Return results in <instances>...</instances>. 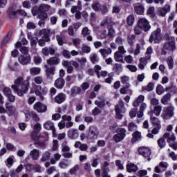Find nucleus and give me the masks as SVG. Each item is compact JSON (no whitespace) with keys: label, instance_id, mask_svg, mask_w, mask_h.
I'll return each mask as SVG.
<instances>
[{"label":"nucleus","instance_id":"obj_62","mask_svg":"<svg viewBox=\"0 0 177 177\" xmlns=\"http://www.w3.org/2000/svg\"><path fill=\"white\" fill-rule=\"evenodd\" d=\"M92 115L94 116L99 115L102 113V110L99 107H95L94 109L91 111Z\"/></svg>","mask_w":177,"mask_h":177},{"label":"nucleus","instance_id":"obj_8","mask_svg":"<svg viewBox=\"0 0 177 177\" xmlns=\"http://www.w3.org/2000/svg\"><path fill=\"white\" fill-rule=\"evenodd\" d=\"M97 136H99V129L95 126L90 127L87 139H89L90 140H92V139H97Z\"/></svg>","mask_w":177,"mask_h":177},{"label":"nucleus","instance_id":"obj_60","mask_svg":"<svg viewBox=\"0 0 177 177\" xmlns=\"http://www.w3.org/2000/svg\"><path fill=\"white\" fill-rule=\"evenodd\" d=\"M165 139L164 137L162 138H160L158 140V145L160 147V149H162L163 147H165Z\"/></svg>","mask_w":177,"mask_h":177},{"label":"nucleus","instance_id":"obj_58","mask_svg":"<svg viewBox=\"0 0 177 177\" xmlns=\"http://www.w3.org/2000/svg\"><path fill=\"white\" fill-rule=\"evenodd\" d=\"M27 44H28V41H27V39L26 38H23L20 41H17L15 44V46L17 48H19V46H21V45H27Z\"/></svg>","mask_w":177,"mask_h":177},{"label":"nucleus","instance_id":"obj_46","mask_svg":"<svg viewBox=\"0 0 177 177\" xmlns=\"http://www.w3.org/2000/svg\"><path fill=\"white\" fill-rule=\"evenodd\" d=\"M67 141H64L61 145L62 147V151L64 153L66 151H70V147H68Z\"/></svg>","mask_w":177,"mask_h":177},{"label":"nucleus","instance_id":"obj_28","mask_svg":"<svg viewBox=\"0 0 177 177\" xmlns=\"http://www.w3.org/2000/svg\"><path fill=\"white\" fill-rule=\"evenodd\" d=\"M17 66H19V63L15 60H10L8 64V66L11 71H17Z\"/></svg>","mask_w":177,"mask_h":177},{"label":"nucleus","instance_id":"obj_17","mask_svg":"<svg viewBox=\"0 0 177 177\" xmlns=\"http://www.w3.org/2000/svg\"><path fill=\"white\" fill-rule=\"evenodd\" d=\"M168 165H169L168 163H167L166 162H160L159 163V165H157L155 167L154 171L156 174H161L162 171L161 170V169H160V168H163V171H167V169L168 168Z\"/></svg>","mask_w":177,"mask_h":177},{"label":"nucleus","instance_id":"obj_32","mask_svg":"<svg viewBox=\"0 0 177 177\" xmlns=\"http://www.w3.org/2000/svg\"><path fill=\"white\" fill-rule=\"evenodd\" d=\"M7 15L9 19H16L17 12L15 11L13 8H10L7 11Z\"/></svg>","mask_w":177,"mask_h":177},{"label":"nucleus","instance_id":"obj_33","mask_svg":"<svg viewBox=\"0 0 177 177\" xmlns=\"http://www.w3.org/2000/svg\"><path fill=\"white\" fill-rule=\"evenodd\" d=\"M143 102H145V95H140L133 102V106H134V107H138L139 104H140V103H143Z\"/></svg>","mask_w":177,"mask_h":177},{"label":"nucleus","instance_id":"obj_63","mask_svg":"<svg viewBox=\"0 0 177 177\" xmlns=\"http://www.w3.org/2000/svg\"><path fill=\"white\" fill-rule=\"evenodd\" d=\"M101 26H113V21H111V20L109 18H107L106 19L104 20V21H102L101 23Z\"/></svg>","mask_w":177,"mask_h":177},{"label":"nucleus","instance_id":"obj_10","mask_svg":"<svg viewBox=\"0 0 177 177\" xmlns=\"http://www.w3.org/2000/svg\"><path fill=\"white\" fill-rule=\"evenodd\" d=\"M18 60L20 64H22V66H26L31 63V56L30 54L21 55L19 57Z\"/></svg>","mask_w":177,"mask_h":177},{"label":"nucleus","instance_id":"obj_1","mask_svg":"<svg viewBox=\"0 0 177 177\" xmlns=\"http://www.w3.org/2000/svg\"><path fill=\"white\" fill-rule=\"evenodd\" d=\"M41 84H44V79L41 76H37L33 78L32 83V91H34L36 96H39L40 100H44V95L46 93V88H42Z\"/></svg>","mask_w":177,"mask_h":177},{"label":"nucleus","instance_id":"obj_9","mask_svg":"<svg viewBox=\"0 0 177 177\" xmlns=\"http://www.w3.org/2000/svg\"><path fill=\"white\" fill-rule=\"evenodd\" d=\"M44 129H47V131H52L53 136L56 138L57 134H56V128H55V124L51 121L48 120L44 124Z\"/></svg>","mask_w":177,"mask_h":177},{"label":"nucleus","instance_id":"obj_54","mask_svg":"<svg viewBox=\"0 0 177 177\" xmlns=\"http://www.w3.org/2000/svg\"><path fill=\"white\" fill-rule=\"evenodd\" d=\"M167 64L169 70H172L174 68V58H172V57L169 56L167 57Z\"/></svg>","mask_w":177,"mask_h":177},{"label":"nucleus","instance_id":"obj_19","mask_svg":"<svg viewBox=\"0 0 177 177\" xmlns=\"http://www.w3.org/2000/svg\"><path fill=\"white\" fill-rule=\"evenodd\" d=\"M161 111H162V106L161 105H157L154 106L153 110L149 111L148 113L149 115H156V117H158L160 114H161Z\"/></svg>","mask_w":177,"mask_h":177},{"label":"nucleus","instance_id":"obj_44","mask_svg":"<svg viewBox=\"0 0 177 177\" xmlns=\"http://www.w3.org/2000/svg\"><path fill=\"white\" fill-rule=\"evenodd\" d=\"M38 17L40 20H46V19H48V13L45 12V11L39 10L38 12Z\"/></svg>","mask_w":177,"mask_h":177},{"label":"nucleus","instance_id":"obj_57","mask_svg":"<svg viewBox=\"0 0 177 177\" xmlns=\"http://www.w3.org/2000/svg\"><path fill=\"white\" fill-rule=\"evenodd\" d=\"M116 132L118 134L123 138H125V136H127V130H125V129H118Z\"/></svg>","mask_w":177,"mask_h":177},{"label":"nucleus","instance_id":"obj_26","mask_svg":"<svg viewBox=\"0 0 177 177\" xmlns=\"http://www.w3.org/2000/svg\"><path fill=\"white\" fill-rule=\"evenodd\" d=\"M146 109H147V104H146V103H142L140 106V110L137 113L138 118H142V117H143V113Z\"/></svg>","mask_w":177,"mask_h":177},{"label":"nucleus","instance_id":"obj_38","mask_svg":"<svg viewBox=\"0 0 177 177\" xmlns=\"http://www.w3.org/2000/svg\"><path fill=\"white\" fill-rule=\"evenodd\" d=\"M70 166V162H68V160H64L62 161H60L59 162V167L62 169H64L66 168H68V167Z\"/></svg>","mask_w":177,"mask_h":177},{"label":"nucleus","instance_id":"obj_51","mask_svg":"<svg viewBox=\"0 0 177 177\" xmlns=\"http://www.w3.org/2000/svg\"><path fill=\"white\" fill-rule=\"evenodd\" d=\"M94 103L95 106H97L100 109H103L106 106V102H104V100L99 101L96 100Z\"/></svg>","mask_w":177,"mask_h":177},{"label":"nucleus","instance_id":"obj_6","mask_svg":"<svg viewBox=\"0 0 177 177\" xmlns=\"http://www.w3.org/2000/svg\"><path fill=\"white\" fill-rule=\"evenodd\" d=\"M138 26L142 28L145 32H147V31H150L151 28V26H150V22L146 18H141L138 21Z\"/></svg>","mask_w":177,"mask_h":177},{"label":"nucleus","instance_id":"obj_15","mask_svg":"<svg viewBox=\"0 0 177 177\" xmlns=\"http://www.w3.org/2000/svg\"><path fill=\"white\" fill-rule=\"evenodd\" d=\"M39 35H43L41 39L44 42H49V41H50V38H49V35H50V30L42 29L40 30Z\"/></svg>","mask_w":177,"mask_h":177},{"label":"nucleus","instance_id":"obj_2","mask_svg":"<svg viewBox=\"0 0 177 177\" xmlns=\"http://www.w3.org/2000/svg\"><path fill=\"white\" fill-rule=\"evenodd\" d=\"M11 88L18 96H24L25 93L28 91V88H30V81L28 80H24L21 84V88H19L16 84L12 85Z\"/></svg>","mask_w":177,"mask_h":177},{"label":"nucleus","instance_id":"obj_25","mask_svg":"<svg viewBox=\"0 0 177 177\" xmlns=\"http://www.w3.org/2000/svg\"><path fill=\"white\" fill-rule=\"evenodd\" d=\"M49 160H50V152L46 151L42 153L40 162H46V161H49Z\"/></svg>","mask_w":177,"mask_h":177},{"label":"nucleus","instance_id":"obj_61","mask_svg":"<svg viewBox=\"0 0 177 177\" xmlns=\"http://www.w3.org/2000/svg\"><path fill=\"white\" fill-rule=\"evenodd\" d=\"M90 84L88 82H84L81 84L80 88H82V91H83V93H85V91L87 89H89Z\"/></svg>","mask_w":177,"mask_h":177},{"label":"nucleus","instance_id":"obj_7","mask_svg":"<svg viewBox=\"0 0 177 177\" xmlns=\"http://www.w3.org/2000/svg\"><path fill=\"white\" fill-rule=\"evenodd\" d=\"M138 153L145 158H147V161H151L150 156H151V150L149 147H142L138 149Z\"/></svg>","mask_w":177,"mask_h":177},{"label":"nucleus","instance_id":"obj_39","mask_svg":"<svg viewBox=\"0 0 177 177\" xmlns=\"http://www.w3.org/2000/svg\"><path fill=\"white\" fill-rule=\"evenodd\" d=\"M114 59L115 62L122 63L124 62V57H122V55L120 53V52H115L114 53Z\"/></svg>","mask_w":177,"mask_h":177},{"label":"nucleus","instance_id":"obj_12","mask_svg":"<svg viewBox=\"0 0 177 177\" xmlns=\"http://www.w3.org/2000/svg\"><path fill=\"white\" fill-rule=\"evenodd\" d=\"M33 108L37 113H46V111L48 110V106L40 102H36L34 104Z\"/></svg>","mask_w":177,"mask_h":177},{"label":"nucleus","instance_id":"obj_53","mask_svg":"<svg viewBox=\"0 0 177 177\" xmlns=\"http://www.w3.org/2000/svg\"><path fill=\"white\" fill-rule=\"evenodd\" d=\"M153 88H154V84L149 83L148 85L142 86V91H147V92H150V91H153Z\"/></svg>","mask_w":177,"mask_h":177},{"label":"nucleus","instance_id":"obj_24","mask_svg":"<svg viewBox=\"0 0 177 177\" xmlns=\"http://www.w3.org/2000/svg\"><path fill=\"white\" fill-rule=\"evenodd\" d=\"M132 139H131V142L136 143V142H139V140H142V133L139 131H135L132 134Z\"/></svg>","mask_w":177,"mask_h":177},{"label":"nucleus","instance_id":"obj_31","mask_svg":"<svg viewBox=\"0 0 177 177\" xmlns=\"http://www.w3.org/2000/svg\"><path fill=\"white\" fill-rule=\"evenodd\" d=\"M171 101V93H167L162 97L160 102L162 104L167 105Z\"/></svg>","mask_w":177,"mask_h":177},{"label":"nucleus","instance_id":"obj_30","mask_svg":"<svg viewBox=\"0 0 177 177\" xmlns=\"http://www.w3.org/2000/svg\"><path fill=\"white\" fill-rule=\"evenodd\" d=\"M71 95L75 96V95H83L84 91L80 87L75 86L71 89Z\"/></svg>","mask_w":177,"mask_h":177},{"label":"nucleus","instance_id":"obj_16","mask_svg":"<svg viewBox=\"0 0 177 177\" xmlns=\"http://www.w3.org/2000/svg\"><path fill=\"white\" fill-rule=\"evenodd\" d=\"M163 49L169 50L170 52H174L176 49V46H175V41H168L163 44Z\"/></svg>","mask_w":177,"mask_h":177},{"label":"nucleus","instance_id":"obj_5","mask_svg":"<svg viewBox=\"0 0 177 177\" xmlns=\"http://www.w3.org/2000/svg\"><path fill=\"white\" fill-rule=\"evenodd\" d=\"M174 110H175V108L172 106L166 107L161 115L162 118L165 121L172 118L174 117Z\"/></svg>","mask_w":177,"mask_h":177},{"label":"nucleus","instance_id":"obj_43","mask_svg":"<svg viewBox=\"0 0 177 177\" xmlns=\"http://www.w3.org/2000/svg\"><path fill=\"white\" fill-rule=\"evenodd\" d=\"M99 52L101 53L102 56H103L104 59L106 57V55H111V48L107 49H100Z\"/></svg>","mask_w":177,"mask_h":177},{"label":"nucleus","instance_id":"obj_50","mask_svg":"<svg viewBox=\"0 0 177 177\" xmlns=\"http://www.w3.org/2000/svg\"><path fill=\"white\" fill-rule=\"evenodd\" d=\"M127 21L129 26H133V23H135V17L133 15H129Z\"/></svg>","mask_w":177,"mask_h":177},{"label":"nucleus","instance_id":"obj_35","mask_svg":"<svg viewBox=\"0 0 177 177\" xmlns=\"http://www.w3.org/2000/svg\"><path fill=\"white\" fill-rule=\"evenodd\" d=\"M56 39H57L58 45H59V46H63V44H66V37H64L60 35H56Z\"/></svg>","mask_w":177,"mask_h":177},{"label":"nucleus","instance_id":"obj_64","mask_svg":"<svg viewBox=\"0 0 177 177\" xmlns=\"http://www.w3.org/2000/svg\"><path fill=\"white\" fill-rule=\"evenodd\" d=\"M82 51L84 53H91V46H86V45H83L82 46Z\"/></svg>","mask_w":177,"mask_h":177},{"label":"nucleus","instance_id":"obj_23","mask_svg":"<svg viewBox=\"0 0 177 177\" xmlns=\"http://www.w3.org/2000/svg\"><path fill=\"white\" fill-rule=\"evenodd\" d=\"M134 10L137 15H142L145 12V7L140 3H136Z\"/></svg>","mask_w":177,"mask_h":177},{"label":"nucleus","instance_id":"obj_3","mask_svg":"<svg viewBox=\"0 0 177 177\" xmlns=\"http://www.w3.org/2000/svg\"><path fill=\"white\" fill-rule=\"evenodd\" d=\"M162 39L161 28H158L151 32L149 41L150 44H160Z\"/></svg>","mask_w":177,"mask_h":177},{"label":"nucleus","instance_id":"obj_20","mask_svg":"<svg viewBox=\"0 0 177 177\" xmlns=\"http://www.w3.org/2000/svg\"><path fill=\"white\" fill-rule=\"evenodd\" d=\"M163 139H167V142L170 145V143L175 142V140H176V136L174 133L171 135L169 133H166L163 135Z\"/></svg>","mask_w":177,"mask_h":177},{"label":"nucleus","instance_id":"obj_41","mask_svg":"<svg viewBox=\"0 0 177 177\" xmlns=\"http://www.w3.org/2000/svg\"><path fill=\"white\" fill-rule=\"evenodd\" d=\"M127 172H136L138 171V166L135 164H131L127 165Z\"/></svg>","mask_w":177,"mask_h":177},{"label":"nucleus","instance_id":"obj_29","mask_svg":"<svg viewBox=\"0 0 177 177\" xmlns=\"http://www.w3.org/2000/svg\"><path fill=\"white\" fill-rule=\"evenodd\" d=\"M65 81L63 78H58L55 80V86L57 89H62L64 86Z\"/></svg>","mask_w":177,"mask_h":177},{"label":"nucleus","instance_id":"obj_37","mask_svg":"<svg viewBox=\"0 0 177 177\" xmlns=\"http://www.w3.org/2000/svg\"><path fill=\"white\" fill-rule=\"evenodd\" d=\"M120 78L122 84H124L125 88H129V86H131V84H129V77L122 76Z\"/></svg>","mask_w":177,"mask_h":177},{"label":"nucleus","instance_id":"obj_42","mask_svg":"<svg viewBox=\"0 0 177 177\" xmlns=\"http://www.w3.org/2000/svg\"><path fill=\"white\" fill-rule=\"evenodd\" d=\"M117 109L119 110V113H122V111H124V102H122V100H120L118 104L115 106V112H117Z\"/></svg>","mask_w":177,"mask_h":177},{"label":"nucleus","instance_id":"obj_13","mask_svg":"<svg viewBox=\"0 0 177 177\" xmlns=\"http://www.w3.org/2000/svg\"><path fill=\"white\" fill-rule=\"evenodd\" d=\"M109 165H110V163L107 161H104L103 164L102 165V173L101 174L102 177H111L109 174V171H110V169L108 168Z\"/></svg>","mask_w":177,"mask_h":177},{"label":"nucleus","instance_id":"obj_27","mask_svg":"<svg viewBox=\"0 0 177 177\" xmlns=\"http://www.w3.org/2000/svg\"><path fill=\"white\" fill-rule=\"evenodd\" d=\"M68 136L70 139H77L78 138V130L70 129L68 131Z\"/></svg>","mask_w":177,"mask_h":177},{"label":"nucleus","instance_id":"obj_48","mask_svg":"<svg viewBox=\"0 0 177 177\" xmlns=\"http://www.w3.org/2000/svg\"><path fill=\"white\" fill-rule=\"evenodd\" d=\"M90 60L93 64H95L99 62V57H97V54L93 53L90 55Z\"/></svg>","mask_w":177,"mask_h":177},{"label":"nucleus","instance_id":"obj_34","mask_svg":"<svg viewBox=\"0 0 177 177\" xmlns=\"http://www.w3.org/2000/svg\"><path fill=\"white\" fill-rule=\"evenodd\" d=\"M47 63L48 64H57L59 63V54L48 59Z\"/></svg>","mask_w":177,"mask_h":177},{"label":"nucleus","instance_id":"obj_14","mask_svg":"<svg viewBox=\"0 0 177 177\" xmlns=\"http://www.w3.org/2000/svg\"><path fill=\"white\" fill-rule=\"evenodd\" d=\"M41 53L44 56H50L56 53V48L53 47H44L41 49Z\"/></svg>","mask_w":177,"mask_h":177},{"label":"nucleus","instance_id":"obj_36","mask_svg":"<svg viewBox=\"0 0 177 177\" xmlns=\"http://www.w3.org/2000/svg\"><path fill=\"white\" fill-rule=\"evenodd\" d=\"M60 158H62V155H60L59 153H57L54 154V158H53L50 160V162L52 164V165H55L57 161H60Z\"/></svg>","mask_w":177,"mask_h":177},{"label":"nucleus","instance_id":"obj_18","mask_svg":"<svg viewBox=\"0 0 177 177\" xmlns=\"http://www.w3.org/2000/svg\"><path fill=\"white\" fill-rule=\"evenodd\" d=\"M29 156L33 161H38L39 160V149H33L30 151Z\"/></svg>","mask_w":177,"mask_h":177},{"label":"nucleus","instance_id":"obj_22","mask_svg":"<svg viewBox=\"0 0 177 177\" xmlns=\"http://www.w3.org/2000/svg\"><path fill=\"white\" fill-rule=\"evenodd\" d=\"M64 100H66V95L63 93H58L55 97V102L58 104H62Z\"/></svg>","mask_w":177,"mask_h":177},{"label":"nucleus","instance_id":"obj_11","mask_svg":"<svg viewBox=\"0 0 177 177\" xmlns=\"http://www.w3.org/2000/svg\"><path fill=\"white\" fill-rule=\"evenodd\" d=\"M41 124L37 123L33 126V131L30 134V138L32 140H37L38 139L37 133L41 131Z\"/></svg>","mask_w":177,"mask_h":177},{"label":"nucleus","instance_id":"obj_56","mask_svg":"<svg viewBox=\"0 0 177 177\" xmlns=\"http://www.w3.org/2000/svg\"><path fill=\"white\" fill-rule=\"evenodd\" d=\"M79 169H80V165H75L73 168H71L69 170V174H71V175H74V174H77Z\"/></svg>","mask_w":177,"mask_h":177},{"label":"nucleus","instance_id":"obj_52","mask_svg":"<svg viewBox=\"0 0 177 177\" xmlns=\"http://www.w3.org/2000/svg\"><path fill=\"white\" fill-rule=\"evenodd\" d=\"M135 38H136V35H131L130 36H128L127 37V42L130 46H133V41L135 40Z\"/></svg>","mask_w":177,"mask_h":177},{"label":"nucleus","instance_id":"obj_59","mask_svg":"<svg viewBox=\"0 0 177 177\" xmlns=\"http://www.w3.org/2000/svg\"><path fill=\"white\" fill-rule=\"evenodd\" d=\"M6 111L8 114H12L13 113V106L10 105L9 103H6Z\"/></svg>","mask_w":177,"mask_h":177},{"label":"nucleus","instance_id":"obj_21","mask_svg":"<svg viewBox=\"0 0 177 177\" xmlns=\"http://www.w3.org/2000/svg\"><path fill=\"white\" fill-rule=\"evenodd\" d=\"M82 34L83 37H86L87 41H92L93 38L92 36H91V30H89L88 27H85L82 29Z\"/></svg>","mask_w":177,"mask_h":177},{"label":"nucleus","instance_id":"obj_49","mask_svg":"<svg viewBox=\"0 0 177 177\" xmlns=\"http://www.w3.org/2000/svg\"><path fill=\"white\" fill-rule=\"evenodd\" d=\"M35 142V145H37V147L39 149H44V147L46 146V144H45V142L44 141H41L40 140H34Z\"/></svg>","mask_w":177,"mask_h":177},{"label":"nucleus","instance_id":"obj_55","mask_svg":"<svg viewBox=\"0 0 177 177\" xmlns=\"http://www.w3.org/2000/svg\"><path fill=\"white\" fill-rule=\"evenodd\" d=\"M50 8H52V7H50V6H49L48 4H46V5L42 4L39 6V10L46 12H48V10H50Z\"/></svg>","mask_w":177,"mask_h":177},{"label":"nucleus","instance_id":"obj_4","mask_svg":"<svg viewBox=\"0 0 177 177\" xmlns=\"http://www.w3.org/2000/svg\"><path fill=\"white\" fill-rule=\"evenodd\" d=\"M150 115L151 122L153 127V129L151 131V133L153 135H157V133H158V132H160V130L161 129V122H160V120H158V118L155 117L154 115H153L151 113V115Z\"/></svg>","mask_w":177,"mask_h":177},{"label":"nucleus","instance_id":"obj_47","mask_svg":"<svg viewBox=\"0 0 177 177\" xmlns=\"http://www.w3.org/2000/svg\"><path fill=\"white\" fill-rule=\"evenodd\" d=\"M102 5L99 2H95L91 5V8L94 12H100Z\"/></svg>","mask_w":177,"mask_h":177},{"label":"nucleus","instance_id":"obj_40","mask_svg":"<svg viewBox=\"0 0 177 177\" xmlns=\"http://www.w3.org/2000/svg\"><path fill=\"white\" fill-rule=\"evenodd\" d=\"M28 38L30 41L31 46H32L33 48H35V46H37V42H38V39L37 37H32V36H31L30 34L28 35Z\"/></svg>","mask_w":177,"mask_h":177},{"label":"nucleus","instance_id":"obj_45","mask_svg":"<svg viewBox=\"0 0 177 177\" xmlns=\"http://www.w3.org/2000/svg\"><path fill=\"white\" fill-rule=\"evenodd\" d=\"M41 73V68L38 67H33L30 69V73L31 75H38Z\"/></svg>","mask_w":177,"mask_h":177}]
</instances>
